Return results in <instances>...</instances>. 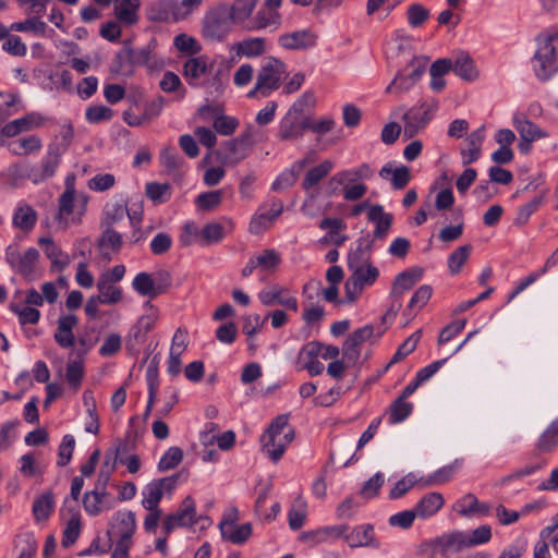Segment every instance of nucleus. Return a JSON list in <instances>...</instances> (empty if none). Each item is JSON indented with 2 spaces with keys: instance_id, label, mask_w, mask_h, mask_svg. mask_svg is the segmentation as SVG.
Instances as JSON below:
<instances>
[{
  "instance_id": "nucleus-1",
  "label": "nucleus",
  "mask_w": 558,
  "mask_h": 558,
  "mask_svg": "<svg viewBox=\"0 0 558 558\" xmlns=\"http://www.w3.org/2000/svg\"><path fill=\"white\" fill-rule=\"evenodd\" d=\"M537 48L531 60L536 77L546 82L558 73V53L555 45L558 41V28H550L535 38Z\"/></svg>"
},
{
  "instance_id": "nucleus-2",
  "label": "nucleus",
  "mask_w": 558,
  "mask_h": 558,
  "mask_svg": "<svg viewBox=\"0 0 558 558\" xmlns=\"http://www.w3.org/2000/svg\"><path fill=\"white\" fill-rule=\"evenodd\" d=\"M232 24L229 7L219 3L205 13L202 20V36L210 43L222 41L230 33Z\"/></svg>"
},
{
  "instance_id": "nucleus-3",
  "label": "nucleus",
  "mask_w": 558,
  "mask_h": 558,
  "mask_svg": "<svg viewBox=\"0 0 558 558\" xmlns=\"http://www.w3.org/2000/svg\"><path fill=\"white\" fill-rule=\"evenodd\" d=\"M284 75L286 64L276 58H267L257 73L254 88L247 96L263 98L269 96L280 87Z\"/></svg>"
},
{
  "instance_id": "nucleus-4",
  "label": "nucleus",
  "mask_w": 558,
  "mask_h": 558,
  "mask_svg": "<svg viewBox=\"0 0 558 558\" xmlns=\"http://www.w3.org/2000/svg\"><path fill=\"white\" fill-rule=\"evenodd\" d=\"M427 65V59L414 58L402 71L398 72L392 82L387 86L386 93L397 96L409 92L423 76Z\"/></svg>"
},
{
  "instance_id": "nucleus-5",
  "label": "nucleus",
  "mask_w": 558,
  "mask_h": 558,
  "mask_svg": "<svg viewBox=\"0 0 558 558\" xmlns=\"http://www.w3.org/2000/svg\"><path fill=\"white\" fill-rule=\"evenodd\" d=\"M208 153L204 158L205 162H221V163H236L242 160L247 154L246 142H221L219 147H216L217 142H203Z\"/></svg>"
},
{
  "instance_id": "nucleus-6",
  "label": "nucleus",
  "mask_w": 558,
  "mask_h": 558,
  "mask_svg": "<svg viewBox=\"0 0 558 558\" xmlns=\"http://www.w3.org/2000/svg\"><path fill=\"white\" fill-rule=\"evenodd\" d=\"M66 149L68 146L63 142H53L49 144L39 165L32 169L31 175L34 182H41L54 175Z\"/></svg>"
},
{
  "instance_id": "nucleus-7",
  "label": "nucleus",
  "mask_w": 558,
  "mask_h": 558,
  "mask_svg": "<svg viewBox=\"0 0 558 558\" xmlns=\"http://www.w3.org/2000/svg\"><path fill=\"white\" fill-rule=\"evenodd\" d=\"M39 259V252L36 248H28L21 253L15 245H9L5 250L7 263L22 277L32 280Z\"/></svg>"
},
{
  "instance_id": "nucleus-8",
  "label": "nucleus",
  "mask_w": 558,
  "mask_h": 558,
  "mask_svg": "<svg viewBox=\"0 0 558 558\" xmlns=\"http://www.w3.org/2000/svg\"><path fill=\"white\" fill-rule=\"evenodd\" d=\"M437 109L435 99L423 102L418 108H412L403 114L404 136L412 138L426 126Z\"/></svg>"
},
{
  "instance_id": "nucleus-9",
  "label": "nucleus",
  "mask_w": 558,
  "mask_h": 558,
  "mask_svg": "<svg viewBox=\"0 0 558 558\" xmlns=\"http://www.w3.org/2000/svg\"><path fill=\"white\" fill-rule=\"evenodd\" d=\"M450 551H459L453 532L426 539L416 547V555L422 558H435L437 554L448 557Z\"/></svg>"
},
{
  "instance_id": "nucleus-10",
  "label": "nucleus",
  "mask_w": 558,
  "mask_h": 558,
  "mask_svg": "<svg viewBox=\"0 0 558 558\" xmlns=\"http://www.w3.org/2000/svg\"><path fill=\"white\" fill-rule=\"evenodd\" d=\"M198 112L204 119L213 120L214 130L221 136H231L240 125L236 118L219 113L211 106H202Z\"/></svg>"
},
{
  "instance_id": "nucleus-11",
  "label": "nucleus",
  "mask_w": 558,
  "mask_h": 558,
  "mask_svg": "<svg viewBox=\"0 0 558 558\" xmlns=\"http://www.w3.org/2000/svg\"><path fill=\"white\" fill-rule=\"evenodd\" d=\"M236 515V510H233L232 515L225 518L219 526L223 539L233 544H242L252 535V525L250 523L238 525Z\"/></svg>"
},
{
  "instance_id": "nucleus-12",
  "label": "nucleus",
  "mask_w": 558,
  "mask_h": 558,
  "mask_svg": "<svg viewBox=\"0 0 558 558\" xmlns=\"http://www.w3.org/2000/svg\"><path fill=\"white\" fill-rule=\"evenodd\" d=\"M45 118L38 112H31L15 119L1 128V134L5 137H15L22 133L31 132L44 125Z\"/></svg>"
},
{
  "instance_id": "nucleus-13",
  "label": "nucleus",
  "mask_w": 558,
  "mask_h": 558,
  "mask_svg": "<svg viewBox=\"0 0 558 558\" xmlns=\"http://www.w3.org/2000/svg\"><path fill=\"white\" fill-rule=\"evenodd\" d=\"M136 529L135 513L132 511L118 512L107 531L109 538L120 537L119 541L131 542V537Z\"/></svg>"
},
{
  "instance_id": "nucleus-14",
  "label": "nucleus",
  "mask_w": 558,
  "mask_h": 558,
  "mask_svg": "<svg viewBox=\"0 0 558 558\" xmlns=\"http://www.w3.org/2000/svg\"><path fill=\"white\" fill-rule=\"evenodd\" d=\"M323 344L317 341L306 343L299 353L298 360L302 363V367L306 369L311 376H317L323 373L324 364L318 361Z\"/></svg>"
},
{
  "instance_id": "nucleus-15",
  "label": "nucleus",
  "mask_w": 558,
  "mask_h": 558,
  "mask_svg": "<svg viewBox=\"0 0 558 558\" xmlns=\"http://www.w3.org/2000/svg\"><path fill=\"white\" fill-rule=\"evenodd\" d=\"M281 24V14L278 9L272 7H263L256 12L255 16L250 20V24H246V28L250 31H260L267 27H274L277 29Z\"/></svg>"
},
{
  "instance_id": "nucleus-16",
  "label": "nucleus",
  "mask_w": 558,
  "mask_h": 558,
  "mask_svg": "<svg viewBox=\"0 0 558 558\" xmlns=\"http://www.w3.org/2000/svg\"><path fill=\"white\" fill-rule=\"evenodd\" d=\"M373 327L367 325L352 332L342 345L343 356L355 362L360 356V347L373 336Z\"/></svg>"
},
{
  "instance_id": "nucleus-17",
  "label": "nucleus",
  "mask_w": 558,
  "mask_h": 558,
  "mask_svg": "<svg viewBox=\"0 0 558 558\" xmlns=\"http://www.w3.org/2000/svg\"><path fill=\"white\" fill-rule=\"evenodd\" d=\"M294 432L292 428H288L282 435L277 434L274 442L270 441V438L267 437V434H264L260 438L263 444V449L266 451L268 457L277 462L286 451L288 445L293 440Z\"/></svg>"
},
{
  "instance_id": "nucleus-18",
  "label": "nucleus",
  "mask_w": 558,
  "mask_h": 558,
  "mask_svg": "<svg viewBox=\"0 0 558 558\" xmlns=\"http://www.w3.org/2000/svg\"><path fill=\"white\" fill-rule=\"evenodd\" d=\"M77 317L72 314L59 317L53 338L61 348L68 349L74 345L75 337L73 333V328L77 325Z\"/></svg>"
},
{
  "instance_id": "nucleus-19",
  "label": "nucleus",
  "mask_w": 558,
  "mask_h": 558,
  "mask_svg": "<svg viewBox=\"0 0 558 558\" xmlns=\"http://www.w3.org/2000/svg\"><path fill=\"white\" fill-rule=\"evenodd\" d=\"M348 265L353 271L352 276L349 277V284L354 287L361 286L363 288L365 284H372L376 281L379 275V271L375 266L371 264L356 265L351 256H349Z\"/></svg>"
},
{
  "instance_id": "nucleus-20",
  "label": "nucleus",
  "mask_w": 558,
  "mask_h": 558,
  "mask_svg": "<svg viewBox=\"0 0 558 558\" xmlns=\"http://www.w3.org/2000/svg\"><path fill=\"white\" fill-rule=\"evenodd\" d=\"M422 276L423 269L418 267L398 274L392 283L391 296L397 300L400 299L404 292L411 290L415 286Z\"/></svg>"
},
{
  "instance_id": "nucleus-21",
  "label": "nucleus",
  "mask_w": 558,
  "mask_h": 558,
  "mask_svg": "<svg viewBox=\"0 0 558 558\" xmlns=\"http://www.w3.org/2000/svg\"><path fill=\"white\" fill-rule=\"evenodd\" d=\"M38 243L44 248L47 258L50 259L52 269L62 271L68 267L71 262L70 256L57 246L51 238L43 236Z\"/></svg>"
},
{
  "instance_id": "nucleus-22",
  "label": "nucleus",
  "mask_w": 558,
  "mask_h": 558,
  "mask_svg": "<svg viewBox=\"0 0 558 558\" xmlns=\"http://www.w3.org/2000/svg\"><path fill=\"white\" fill-rule=\"evenodd\" d=\"M367 218L375 225L373 232L375 239H383L387 235L391 228L393 217L389 213H385L381 205H372L367 211Z\"/></svg>"
},
{
  "instance_id": "nucleus-23",
  "label": "nucleus",
  "mask_w": 558,
  "mask_h": 558,
  "mask_svg": "<svg viewBox=\"0 0 558 558\" xmlns=\"http://www.w3.org/2000/svg\"><path fill=\"white\" fill-rule=\"evenodd\" d=\"M458 550H462L468 547L481 545L487 543L492 537V530L488 525H481L475 529L471 535H468L460 531L453 532Z\"/></svg>"
},
{
  "instance_id": "nucleus-24",
  "label": "nucleus",
  "mask_w": 558,
  "mask_h": 558,
  "mask_svg": "<svg viewBox=\"0 0 558 558\" xmlns=\"http://www.w3.org/2000/svg\"><path fill=\"white\" fill-rule=\"evenodd\" d=\"M278 41L286 49H306L315 46L316 36L308 31H298L281 35Z\"/></svg>"
},
{
  "instance_id": "nucleus-25",
  "label": "nucleus",
  "mask_w": 558,
  "mask_h": 558,
  "mask_svg": "<svg viewBox=\"0 0 558 558\" xmlns=\"http://www.w3.org/2000/svg\"><path fill=\"white\" fill-rule=\"evenodd\" d=\"M147 16L154 22L179 21L178 3L172 1H158L151 4L147 11Z\"/></svg>"
},
{
  "instance_id": "nucleus-26",
  "label": "nucleus",
  "mask_w": 558,
  "mask_h": 558,
  "mask_svg": "<svg viewBox=\"0 0 558 558\" xmlns=\"http://www.w3.org/2000/svg\"><path fill=\"white\" fill-rule=\"evenodd\" d=\"M258 3V0H234L229 8L230 17L235 25L250 24L252 14Z\"/></svg>"
},
{
  "instance_id": "nucleus-27",
  "label": "nucleus",
  "mask_w": 558,
  "mask_h": 558,
  "mask_svg": "<svg viewBox=\"0 0 558 558\" xmlns=\"http://www.w3.org/2000/svg\"><path fill=\"white\" fill-rule=\"evenodd\" d=\"M100 254L106 259H111V254H116L122 246V235L114 229H104L98 239Z\"/></svg>"
},
{
  "instance_id": "nucleus-28",
  "label": "nucleus",
  "mask_w": 558,
  "mask_h": 558,
  "mask_svg": "<svg viewBox=\"0 0 558 558\" xmlns=\"http://www.w3.org/2000/svg\"><path fill=\"white\" fill-rule=\"evenodd\" d=\"M238 57L256 58L266 51V40L262 37H251L234 44Z\"/></svg>"
},
{
  "instance_id": "nucleus-29",
  "label": "nucleus",
  "mask_w": 558,
  "mask_h": 558,
  "mask_svg": "<svg viewBox=\"0 0 558 558\" xmlns=\"http://www.w3.org/2000/svg\"><path fill=\"white\" fill-rule=\"evenodd\" d=\"M138 8L140 0H116L114 14L120 22L133 25L137 22Z\"/></svg>"
},
{
  "instance_id": "nucleus-30",
  "label": "nucleus",
  "mask_w": 558,
  "mask_h": 558,
  "mask_svg": "<svg viewBox=\"0 0 558 558\" xmlns=\"http://www.w3.org/2000/svg\"><path fill=\"white\" fill-rule=\"evenodd\" d=\"M457 511L464 517L470 514L480 513L487 514L489 512V506L481 504L476 496L473 494H466L456 504Z\"/></svg>"
},
{
  "instance_id": "nucleus-31",
  "label": "nucleus",
  "mask_w": 558,
  "mask_h": 558,
  "mask_svg": "<svg viewBox=\"0 0 558 558\" xmlns=\"http://www.w3.org/2000/svg\"><path fill=\"white\" fill-rule=\"evenodd\" d=\"M452 71L465 81H474L478 76V72L471 57L466 53H461L452 61Z\"/></svg>"
},
{
  "instance_id": "nucleus-32",
  "label": "nucleus",
  "mask_w": 558,
  "mask_h": 558,
  "mask_svg": "<svg viewBox=\"0 0 558 558\" xmlns=\"http://www.w3.org/2000/svg\"><path fill=\"white\" fill-rule=\"evenodd\" d=\"M207 72L206 58L203 56L187 59L183 64V75L189 80L190 85H196L198 78H201Z\"/></svg>"
},
{
  "instance_id": "nucleus-33",
  "label": "nucleus",
  "mask_w": 558,
  "mask_h": 558,
  "mask_svg": "<svg viewBox=\"0 0 558 558\" xmlns=\"http://www.w3.org/2000/svg\"><path fill=\"white\" fill-rule=\"evenodd\" d=\"M444 505V497L439 493H429L424 496L416 505L415 510L420 517H429L435 514Z\"/></svg>"
},
{
  "instance_id": "nucleus-34",
  "label": "nucleus",
  "mask_w": 558,
  "mask_h": 558,
  "mask_svg": "<svg viewBox=\"0 0 558 558\" xmlns=\"http://www.w3.org/2000/svg\"><path fill=\"white\" fill-rule=\"evenodd\" d=\"M54 508V495L48 490L35 499L33 513L37 521H46Z\"/></svg>"
},
{
  "instance_id": "nucleus-35",
  "label": "nucleus",
  "mask_w": 558,
  "mask_h": 558,
  "mask_svg": "<svg viewBox=\"0 0 558 558\" xmlns=\"http://www.w3.org/2000/svg\"><path fill=\"white\" fill-rule=\"evenodd\" d=\"M373 527L371 525L357 526L345 534V541L350 547L368 546L373 541Z\"/></svg>"
},
{
  "instance_id": "nucleus-36",
  "label": "nucleus",
  "mask_w": 558,
  "mask_h": 558,
  "mask_svg": "<svg viewBox=\"0 0 558 558\" xmlns=\"http://www.w3.org/2000/svg\"><path fill=\"white\" fill-rule=\"evenodd\" d=\"M36 220V211L29 205L19 207L13 216V225L24 231H29L33 229Z\"/></svg>"
},
{
  "instance_id": "nucleus-37",
  "label": "nucleus",
  "mask_w": 558,
  "mask_h": 558,
  "mask_svg": "<svg viewBox=\"0 0 558 558\" xmlns=\"http://www.w3.org/2000/svg\"><path fill=\"white\" fill-rule=\"evenodd\" d=\"M134 63L132 59V47L125 45L119 52L116 53L113 60L112 71L119 74H132Z\"/></svg>"
},
{
  "instance_id": "nucleus-38",
  "label": "nucleus",
  "mask_w": 558,
  "mask_h": 558,
  "mask_svg": "<svg viewBox=\"0 0 558 558\" xmlns=\"http://www.w3.org/2000/svg\"><path fill=\"white\" fill-rule=\"evenodd\" d=\"M129 452V444L125 441H119L116 450H114V461L119 460L122 464H125L128 471L132 474L136 473L141 468V459L137 454H131L126 458H123L124 454Z\"/></svg>"
},
{
  "instance_id": "nucleus-39",
  "label": "nucleus",
  "mask_w": 558,
  "mask_h": 558,
  "mask_svg": "<svg viewBox=\"0 0 558 558\" xmlns=\"http://www.w3.org/2000/svg\"><path fill=\"white\" fill-rule=\"evenodd\" d=\"M97 295L104 304H116L122 299V291L120 288L114 287L113 283L108 282L107 279L99 278L97 281Z\"/></svg>"
},
{
  "instance_id": "nucleus-40",
  "label": "nucleus",
  "mask_w": 558,
  "mask_h": 558,
  "mask_svg": "<svg viewBox=\"0 0 558 558\" xmlns=\"http://www.w3.org/2000/svg\"><path fill=\"white\" fill-rule=\"evenodd\" d=\"M82 523L81 514L73 512L71 518L66 521L62 535V546L68 548L73 545L81 534Z\"/></svg>"
},
{
  "instance_id": "nucleus-41",
  "label": "nucleus",
  "mask_w": 558,
  "mask_h": 558,
  "mask_svg": "<svg viewBox=\"0 0 558 558\" xmlns=\"http://www.w3.org/2000/svg\"><path fill=\"white\" fill-rule=\"evenodd\" d=\"M108 496V493H101L94 489L86 492L83 496V506L85 511L90 515L99 514L104 509L102 505Z\"/></svg>"
},
{
  "instance_id": "nucleus-42",
  "label": "nucleus",
  "mask_w": 558,
  "mask_h": 558,
  "mask_svg": "<svg viewBox=\"0 0 558 558\" xmlns=\"http://www.w3.org/2000/svg\"><path fill=\"white\" fill-rule=\"evenodd\" d=\"M514 126L523 141L548 136V133L544 132L539 126L525 119L515 117Z\"/></svg>"
},
{
  "instance_id": "nucleus-43",
  "label": "nucleus",
  "mask_w": 558,
  "mask_h": 558,
  "mask_svg": "<svg viewBox=\"0 0 558 558\" xmlns=\"http://www.w3.org/2000/svg\"><path fill=\"white\" fill-rule=\"evenodd\" d=\"M332 167V161L325 160L318 166L308 170L302 183L303 189L310 190L312 186L316 185L323 178H325L330 172Z\"/></svg>"
},
{
  "instance_id": "nucleus-44",
  "label": "nucleus",
  "mask_w": 558,
  "mask_h": 558,
  "mask_svg": "<svg viewBox=\"0 0 558 558\" xmlns=\"http://www.w3.org/2000/svg\"><path fill=\"white\" fill-rule=\"evenodd\" d=\"M74 203V191L66 189L59 198V210L56 216L61 228H65L68 225V217L73 211Z\"/></svg>"
},
{
  "instance_id": "nucleus-45",
  "label": "nucleus",
  "mask_w": 558,
  "mask_h": 558,
  "mask_svg": "<svg viewBox=\"0 0 558 558\" xmlns=\"http://www.w3.org/2000/svg\"><path fill=\"white\" fill-rule=\"evenodd\" d=\"M10 29L14 32H32L35 35L44 36L47 24L37 16L28 15V19L25 21L12 23Z\"/></svg>"
},
{
  "instance_id": "nucleus-46",
  "label": "nucleus",
  "mask_w": 558,
  "mask_h": 558,
  "mask_svg": "<svg viewBox=\"0 0 558 558\" xmlns=\"http://www.w3.org/2000/svg\"><path fill=\"white\" fill-rule=\"evenodd\" d=\"M160 162L168 175H172L174 178L180 177V170L182 168L183 160L175 151L171 150L170 148L163 149L160 156Z\"/></svg>"
},
{
  "instance_id": "nucleus-47",
  "label": "nucleus",
  "mask_w": 558,
  "mask_h": 558,
  "mask_svg": "<svg viewBox=\"0 0 558 558\" xmlns=\"http://www.w3.org/2000/svg\"><path fill=\"white\" fill-rule=\"evenodd\" d=\"M133 288L143 296L155 298L160 293L151 276L147 272L138 274L133 280Z\"/></svg>"
},
{
  "instance_id": "nucleus-48",
  "label": "nucleus",
  "mask_w": 558,
  "mask_h": 558,
  "mask_svg": "<svg viewBox=\"0 0 558 558\" xmlns=\"http://www.w3.org/2000/svg\"><path fill=\"white\" fill-rule=\"evenodd\" d=\"M126 217L131 219L129 217L126 207L120 204H114L107 208L101 225L104 229H114V226L125 221Z\"/></svg>"
},
{
  "instance_id": "nucleus-49",
  "label": "nucleus",
  "mask_w": 558,
  "mask_h": 558,
  "mask_svg": "<svg viewBox=\"0 0 558 558\" xmlns=\"http://www.w3.org/2000/svg\"><path fill=\"white\" fill-rule=\"evenodd\" d=\"M0 145L15 156L25 157L40 149V142H0Z\"/></svg>"
},
{
  "instance_id": "nucleus-50",
  "label": "nucleus",
  "mask_w": 558,
  "mask_h": 558,
  "mask_svg": "<svg viewBox=\"0 0 558 558\" xmlns=\"http://www.w3.org/2000/svg\"><path fill=\"white\" fill-rule=\"evenodd\" d=\"M471 245L465 244L454 250L448 258V267L451 274H459L463 264L470 256Z\"/></svg>"
},
{
  "instance_id": "nucleus-51",
  "label": "nucleus",
  "mask_w": 558,
  "mask_h": 558,
  "mask_svg": "<svg viewBox=\"0 0 558 558\" xmlns=\"http://www.w3.org/2000/svg\"><path fill=\"white\" fill-rule=\"evenodd\" d=\"M173 45L179 51L190 56L196 54L202 50L198 41L185 33L177 35L173 39Z\"/></svg>"
},
{
  "instance_id": "nucleus-52",
  "label": "nucleus",
  "mask_w": 558,
  "mask_h": 558,
  "mask_svg": "<svg viewBox=\"0 0 558 558\" xmlns=\"http://www.w3.org/2000/svg\"><path fill=\"white\" fill-rule=\"evenodd\" d=\"M412 412V404L397 398L390 405L389 421L391 424H397L404 421Z\"/></svg>"
},
{
  "instance_id": "nucleus-53",
  "label": "nucleus",
  "mask_w": 558,
  "mask_h": 558,
  "mask_svg": "<svg viewBox=\"0 0 558 558\" xmlns=\"http://www.w3.org/2000/svg\"><path fill=\"white\" fill-rule=\"evenodd\" d=\"M558 444V420L542 434L538 439L537 448L539 451H550Z\"/></svg>"
},
{
  "instance_id": "nucleus-54",
  "label": "nucleus",
  "mask_w": 558,
  "mask_h": 558,
  "mask_svg": "<svg viewBox=\"0 0 558 558\" xmlns=\"http://www.w3.org/2000/svg\"><path fill=\"white\" fill-rule=\"evenodd\" d=\"M257 267L266 271H275L281 258L275 250H264L255 259Z\"/></svg>"
},
{
  "instance_id": "nucleus-55",
  "label": "nucleus",
  "mask_w": 558,
  "mask_h": 558,
  "mask_svg": "<svg viewBox=\"0 0 558 558\" xmlns=\"http://www.w3.org/2000/svg\"><path fill=\"white\" fill-rule=\"evenodd\" d=\"M421 338V331H416L413 335H411L397 350L395 355L392 356L390 363L387 365L389 367L393 363H398L402 361L405 356H408L410 353H412Z\"/></svg>"
},
{
  "instance_id": "nucleus-56",
  "label": "nucleus",
  "mask_w": 558,
  "mask_h": 558,
  "mask_svg": "<svg viewBox=\"0 0 558 558\" xmlns=\"http://www.w3.org/2000/svg\"><path fill=\"white\" fill-rule=\"evenodd\" d=\"M183 459V451L179 447H170L161 457L158 469L160 471H168L174 469L181 463Z\"/></svg>"
},
{
  "instance_id": "nucleus-57",
  "label": "nucleus",
  "mask_w": 558,
  "mask_h": 558,
  "mask_svg": "<svg viewBox=\"0 0 558 558\" xmlns=\"http://www.w3.org/2000/svg\"><path fill=\"white\" fill-rule=\"evenodd\" d=\"M114 112L111 108L104 105H94L86 109L85 116L88 122L99 123L112 119Z\"/></svg>"
},
{
  "instance_id": "nucleus-58",
  "label": "nucleus",
  "mask_w": 558,
  "mask_h": 558,
  "mask_svg": "<svg viewBox=\"0 0 558 558\" xmlns=\"http://www.w3.org/2000/svg\"><path fill=\"white\" fill-rule=\"evenodd\" d=\"M163 490L161 489V484H157L153 482L147 487V495L143 499V506L147 510H159L157 508L160 499L162 498Z\"/></svg>"
},
{
  "instance_id": "nucleus-59",
  "label": "nucleus",
  "mask_w": 558,
  "mask_h": 558,
  "mask_svg": "<svg viewBox=\"0 0 558 558\" xmlns=\"http://www.w3.org/2000/svg\"><path fill=\"white\" fill-rule=\"evenodd\" d=\"M287 291L286 288L275 284L267 290H263L258 294L259 301L266 306H272L276 304H280L282 300V294Z\"/></svg>"
},
{
  "instance_id": "nucleus-60",
  "label": "nucleus",
  "mask_w": 558,
  "mask_h": 558,
  "mask_svg": "<svg viewBox=\"0 0 558 558\" xmlns=\"http://www.w3.org/2000/svg\"><path fill=\"white\" fill-rule=\"evenodd\" d=\"M10 310L19 316L21 325L37 324L40 318V312L34 307H20L16 304H11Z\"/></svg>"
},
{
  "instance_id": "nucleus-61",
  "label": "nucleus",
  "mask_w": 558,
  "mask_h": 558,
  "mask_svg": "<svg viewBox=\"0 0 558 558\" xmlns=\"http://www.w3.org/2000/svg\"><path fill=\"white\" fill-rule=\"evenodd\" d=\"M429 16V11L420 3H413L408 9V22L412 27H420Z\"/></svg>"
},
{
  "instance_id": "nucleus-62",
  "label": "nucleus",
  "mask_w": 558,
  "mask_h": 558,
  "mask_svg": "<svg viewBox=\"0 0 558 558\" xmlns=\"http://www.w3.org/2000/svg\"><path fill=\"white\" fill-rule=\"evenodd\" d=\"M543 202H544V196L538 195V196H535L530 203L522 206L518 211V216L515 218V223L519 226L525 225L529 221L532 214L543 204Z\"/></svg>"
},
{
  "instance_id": "nucleus-63",
  "label": "nucleus",
  "mask_w": 558,
  "mask_h": 558,
  "mask_svg": "<svg viewBox=\"0 0 558 558\" xmlns=\"http://www.w3.org/2000/svg\"><path fill=\"white\" fill-rule=\"evenodd\" d=\"M2 49L14 57H24L27 52L26 45L16 35H9L2 45Z\"/></svg>"
},
{
  "instance_id": "nucleus-64",
  "label": "nucleus",
  "mask_w": 558,
  "mask_h": 558,
  "mask_svg": "<svg viewBox=\"0 0 558 558\" xmlns=\"http://www.w3.org/2000/svg\"><path fill=\"white\" fill-rule=\"evenodd\" d=\"M15 548L20 550L17 558H33L36 553V542L31 535L19 536L15 541Z\"/></svg>"
}]
</instances>
